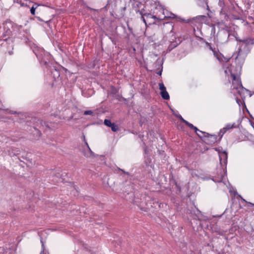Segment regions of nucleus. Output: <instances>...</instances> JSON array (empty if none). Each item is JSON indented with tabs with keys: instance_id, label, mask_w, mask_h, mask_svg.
Returning a JSON list of instances; mask_svg holds the SVG:
<instances>
[{
	"instance_id": "obj_1",
	"label": "nucleus",
	"mask_w": 254,
	"mask_h": 254,
	"mask_svg": "<svg viewBox=\"0 0 254 254\" xmlns=\"http://www.w3.org/2000/svg\"><path fill=\"white\" fill-rule=\"evenodd\" d=\"M231 75L232 77V85L233 89H238L241 88L242 85L240 76L233 73H231Z\"/></svg>"
},
{
	"instance_id": "obj_2",
	"label": "nucleus",
	"mask_w": 254,
	"mask_h": 254,
	"mask_svg": "<svg viewBox=\"0 0 254 254\" xmlns=\"http://www.w3.org/2000/svg\"><path fill=\"white\" fill-rule=\"evenodd\" d=\"M159 11L162 13L161 15L158 14V15H152L150 13H145L143 14V15L145 16L147 18H153L154 19H157L159 21L163 20L167 18V16H165L164 15V9L160 8Z\"/></svg>"
},
{
	"instance_id": "obj_3",
	"label": "nucleus",
	"mask_w": 254,
	"mask_h": 254,
	"mask_svg": "<svg viewBox=\"0 0 254 254\" xmlns=\"http://www.w3.org/2000/svg\"><path fill=\"white\" fill-rule=\"evenodd\" d=\"M202 137L204 136L206 137L205 141L208 144H213L217 140V136L216 135H209L208 133H206L205 134H202Z\"/></svg>"
},
{
	"instance_id": "obj_4",
	"label": "nucleus",
	"mask_w": 254,
	"mask_h": 254,
	"mask_svg": "<svg viewBox=\"0 0 254 254\" xmlns=\"http://www.w3.org/2000/svg\"><path fill=\"white\" fill-rule=\"evenodd\" d=\"M235 127V124H227L223 128L220 129L219 131V135L222 137L224 133H225L228 130L233 128Z\"/></svg>"
},
{
	"instance_id": "obj_5",
	"label": "nucleus",
	"mask_w": 254,
	"mask_h": 254,
	"mask_svg": "<svg viewBox=\"0 0 254 254\" xmlns=\"http://www.w3.org/2000/svg\"><path fill=\"white\" fill-rule=\"evenodd\" d=\"M185 124L192 129H193L196 134L200 137H202V135L199 134L197 133V131L201 132L202 134H205V132L198 129L196 127H194L192 124L188 122H185Z\"/></svg>"
},
{
	"instance_id": "obj_6",
	"label": "nucleus",
	"mask_w": 254,
	"mask_h": 254,
	"mask_svg": "<svg viewBox=\"0 0 254 254\" xmlns=\"http://www.w3.org/2000/svg\"><path fill=\"white\" fill-rule=\"evenodd\" d=\"M240 42L245 43L246 45H254V39L247 38L243 40H240Z\"/></svg>"
},
{
	"instance_id": "obj_7",
	"label": "nucleus",
	"mask_w": 254,
	"mask_h": 254,
	"mask_svg": "<svg viewBox=\"0 0 254 254\" xmlns=\"http://www.w3.org/2000/svg\"><path fill=\"white\" fill-rule=\"evenodd\" d=\"M161 97L165 100H169L170 98L169 95L166 90L160 92Z\"/></svg>"
},
{
	"instance_id": "obj_8",
	"label": "nucleus",
	"mask_w": 254,
	"mask_h": 254,
	"mask_svg": "<svg viewBox=\"0 0 254 254\" xmlns=\"http://www.w3.org/2000/svg\"><path fill=\"white\" fill-rule=\"evenodd\" d=\"M111 128V129L113 131H117L119 130V127L117 125H116L115 123H113L111 127H110Z\"/></svg>"
},
{
	"instance_id": "obj_9",
	"label": "nucleus",
	"mask_w": 254,
	"mask_h": 254,
	"mask_svg": "<svg viewBox=\"0 0 254 254\" xmlns=\"http://www.w3.org/2000/svg\"><path fill=\"white\" fill-rule=\"evenodd\" d=\"M104 123L105 125H106V126H107L108 127H111V126L113 124V123L111 122V121L109 120H108V119H105L104 121Z\"/></svg>"
},
{
	"instance_id": "obj_10",
	"label": "nucleus",
	"mask_w": 254,
	"mask_h": 254,
	"mask_svg": "<svg viewBox=\"0 0 254 254\" xmlns=\"http://www.w3.org/2000/svg\"><path fill=\"white\" fill-rule=\"evenodd\" d=\"M159 89L161 90V92L166 90V87H165L163 83H159Z\"/></svg>"
},
{
	"instance_id": "obj_11",
	"label": "nucleus",
	"mask_w": 254,
	"mask_h": 254,
	"mask_svg": "<svg viewBox=\"0 0 254 254\" xmlns=\"http://www.w3.org/2000/svg\"><path fill=\"white\" fill-rule=\"evenodd\" d=\"M37 8V5H36V6H34V5H33L32 6V7L31 8L30 12L32 15H34L35 14V10Z\"/></svg>"
},
{
	"instance_id": "obj_12",
	"label": "nucleus",
	"mask_w": 254,
	"mask_h": 254,
	"mask_svg": "<svg viewBox=\"0 0 254 254\" xmlns=\"http://www.w3.org/2000/svg\"><path fill=\"white\" fill-rule=\"evenodd\" d=\"M93 114V112L91 111V110H87V111H85L84 112V115H91Z\"/></svg>"
},
{
	"instance_id": "obj_13",
	"label": "nucleus",
	"mask_w": 254,
	"mask_h": 254,
	"mask_svg": "<svg viewBox=\"0 0 254 254\" xmlns=\"http://www.w3.org/2000/svg\"><path fill=\"white\" fill-rule=\"evenodd\" d=\"M213 52V55L218 60H219V56H218V54L217 53V52H216V51H215V50L214 51H212Z\"/></svg>"
},
{
	"instance_id": "obj_14",
	"label": "nucleus",
	"mask_w": 254,
	"mask_h": 254,
	"mask_svg": "<svg viewBox=\"0 0 254 254\" xmlns=\"http://www.w3.org/2000/svg\"><path fill=\"white\" fill-rule=\"evenodd\" d=\"M140 14H141V19H142L143 21L146 24V20L144 17V16L143 14H142V13L140 12Z\"/></svg>"
},
{
	"instance_id": "obj_15",
	"label": "nucleus",
	"mask_w": 254,
	"mask_h": 254,
	"mask_svg": "<svg viewBox=\"0 0 254 254\" xmlns=\"http://www.w3.org/2000/svg\"><path fill=\"white\" fill-rule=\"evenodd\" d=\"M219 4L221 6H223L224 5V3L223 0H219Z\"/></svg>"
},
{
	"instance_id": "obj_16",
	"label": "nucleus",
	"mask_w": 254,
	"mask_h": 254,
	"mask_svg": "<svg viewBox=\"0 0 254 254\" xmlns=\"http://www.w3.org/2000/svg\"><path fill=\"white\" fill-rule=\"evenodd\" d=\"M206 7H206V9H207L208 11H210V8H209V5H208V3H207V2H206Z\"/></svg>"
},
{
	"instance_id": "obj_17",
	"label": "nucleus",
	"mask_w": 254,
	"mask_h": 254,
	"mask_svg": "<svg viewBox=\"0 0 254 254\" xmlns=\"http://www.w3.org/2000/svg\"><path fill=\"white\" fill-rule=\"evenodd\" d=\"M181 120L185 124V122H187L186 120H184L181 116Z\"/></svg>"
},
{
	"instance_id": "obj_18",
	"label": "nucleus",
	"mask_w": 254,
	"mask_h": 254,
	"mask_svg": "<svg viewBox=\"0 0 254 254\" xmlns=\"http://www.w3.org/2000/svg\"><path fill=\"white\" fill-rule=\"evenodd\" d=\"M209 49L211 51H214V50H215V49H213V48L212 47V46H211V45H209Z\"/></svg>"
},
{
	"instance_id": "obj_19",
	"label": "nucleus",
	"mask_w": 254,
	"mask_h": 254,
	"mask_svg": "<svg viewBox=\"0 0 254 254\" xmlns=\"http://www.w3.org/2000/svg\"><path fill=\"white\" fill-rule=\"evenodd\" d=\"M205 44H206V45L207 46H208V47L209 46V45H211V44H210L209 43L207 42H206L205 43Z\"/></svg>"
},
{
	"instance_id": "obj_20",
	"label": "nucleus",
	"mask_w": 254,
	"mask_h": 254,
	"mask_svg": "<svg viewBox=\"0 0 254 254\" xmlns=\"http://www.w3.org/2000/svg\"><path fill=\"white\" fill-rule=\"evenodd\" d=\"M161 73H162V71H159V72H158L157 73H158V74L161 75Z\"/></svg>"
},
{
	"instance_id": "obj_21",
	"label": "nucleus",
	"mask_w": 254,
	"mask_h": 254,
	"mask_svg": "<svg viewBox=\"0 0 254 254\" xmlns=\"http://www.w3.org/2000/svg\"><path fill=\"white\" fill-rule=\"evenodd\" d=\"M40 123L41 125L43 126V122L42 121H40Z\"/></svg>"
},
{
	"instance_id": "obj_22",
	"label": "nucleus",
	"mask_w": 254,
	"mask_h": 254,
	"mask_svg": "<svg viewBox=\"0 0 254 254\" xmlns=\"http://www.w3.org/2000/svg\"><path fill=\"white\" fill-rule=\"evenodd\" d=\"M207 16H208L209 17H210V15L209 14V13H207Z\"/></svg>"
},
{
	"instance_id": "obj_23",
	"label": "nucleus",
	"mask_w": 254,
	"mask_h": 254,
	"mask_svg": "<svg viewBox=\"0 0 254 254\" xmlns=\"http://www.w3.org/2000/svg\"><path fill=\"white\" fill-rule=\"evenodd\" d=\"M197 133L199 134H200V133L202 134L201 132H199V131H197Z\"/></svg>"
},
{
	"instance_id": "obj_24",
	"label": "nucleus",
	"mask_w": 254,
	"mask_h": 254,
	"mask_svg": "<svg viewBox=\"0 0 254 254\" xmlns=\"http://www.w3.org/2000/svg\"><path fill=\"white\" fill-rule=\"evenodd\" d=\"M20 4H21V6H23V5H24V4H23V3H20Z\"/></svg>"
}]
</instances>
